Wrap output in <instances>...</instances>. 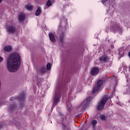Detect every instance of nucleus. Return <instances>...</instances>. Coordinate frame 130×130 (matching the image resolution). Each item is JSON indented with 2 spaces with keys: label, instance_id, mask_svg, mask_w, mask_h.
Wrapping results in <instances>:
<instances>
[{
  "label": "nucleus",
  "instance_id": "4468645a",
  "mask_svg": "<svg viewBox=\"0 0 130 130\" xmlns=\"http://www.w3.org/2000/svg\"><path fill=\"white\" fill-rule=\"evenodd\" d=\"M49 37L52 42H55V38L54 37V35H53V34H49Z\"/></svg>",
  "mask_w": 130,
  "mask_h": 130
},
{
  "label": "nucleus",
  "instance_id": "ddd939ff",
  "mask_svg": "<svg viewBox=\"0 0 130 130\" xmlns=\"http://www.w3.org/2000/svg\"><path fill=\"white\" fill-rule=\"evenodd\" d=\"M109 59L108 57L105 56H103L100 58V61H103L104 62H107Z\"/></svg>",
  "mask_w": 130,
  "mask_h": 130
},
{
  "label": "nucleus",
  "instance_id": "4be33fe9",
  "mask_svg": "<svg viewBox=\"0 0 130 130\" xmlns=\"http://www.w3.org/2000/svg\"><path fill=\"white\" fill-rule=\"evenodd\" d=\"M91 124H92L93 126H95V125L97 124V121L96 120H93L91 122Z\"/></svg>",
  "mask_w": 130,
  "mask_h": 130
},
{
  "label": "nucleus",
  "instance_id": "20e7f679",
  "mask_svg": "<svg viewBox=\"0 0 130 130\" xmlns=\"http://www.w3.org/2000/svg\"><path fill=\"white\" fill-rule=\"evenodd\" d=\"M26 98V95H25V92L23 91L20 94V96H15V97H12L9 100L10 101H13L15 100V99L18 100L19 101H23V100H25Z\"/></svg>",
  "mask_w": 130,
  "mask_h": 130
},
{
  "label": "nucleus",
  "instance_id": "0eeeda50",
  "mask_svg": "<svg viewBox=\"0 0 130 130\" xmlns=\"http://www.w3.org/2000/svg\"><path fill=\"white\" fill-rule=\"evenodd\" d=\"M7 30L8 33L11 34H15L17 32V28L14 25H9L7 27Z\"/></svg>",
  "mask_w": 130,
  "mask_h": 130
},
{
  "label": "nucleus",
  "instance_id": "bb28decb",
  "mask_svg": "<svg viewBox=\"0 0 130 130\" xmlns=\"http://www.w3.org/2000/svg\"><path fill=\"white\" fill-rule=\"evenodd\" d=\"M3 2V0H0V4Z\"/></svg>",
  "mask_w": 130,
  "mask_h": 130
},
{
  "label": "nucleus",
  "instance_id": "f3484780",
  "mask_svg": "<svg viewBox=\"0 0 130 130\" xmlns=\"http://www.w3.org/2000/svg\"><path fill=\"white\" fill-rule=\"evenodd\" d=\"M10 110L11 111H14V110H15V109H16V108H17V105L16 104H14L13 105H12V106H11L10 107Z\"/></svg>",
  "mask_w": 130,
  "mask_h": 130
},
{
  "label": "nucleus",
  "instance_id": "2eb2a0df",
  "mask_svg": "<svg viewBox=\"0 0 130 130\" xmlns=\"http://www.w3.org/2000/svg\"><path fill=\"white\" fill-rule=\"evenodd\" d=\"M46 71V70L45 69V67H42L40 69H39V73L41 74V75H42L45 73Z\"/></svg>",
  "mask_w": 130,
  "mask_h": 130
},
{
  "label": "nucleus",
  "instance_id": "423d86ee",
  "mask_svg": "<svg viewBox=\"0 0 130 130\" xmlns=\"http://www.w3.org/2000/svg\"><path fill=\"white\" fill-rule=\"evenodd\" d=\"M110 28L114 31H116V30H119V29H120V27H119V23H116V22H115L111 21L110 24Z\"/></svg>",
  "mask_w": 130,
  "mask_h": 130
},
{
  "label": "nucleus",
  "instance_id": "f03ea898",
  "mask_svg": "<svg viewBox=\"0 0 130 130\" xmlns=\"http://www.w3.org/2000/svg\"><path fill=\"white\" fill-rule=\"evenodd\" d=\"M61 98V92L60 90H56L55 91V93L53 98V106L52 108L55 107V105L59 103L60 101V99Z\"/></svg>",
  "mask_w": 130,
  "mask_h": 130
},
{
  "label": "nucleus",
  "instance_id": "1a4fd4ad",
  "mask_svg": "<svg viewBox=\"0 0 130 130\" xmlns=\"http://www.w3.org/2000/svg\"><path fill=\"white\" fill-rule=\"evenodd\" d=\"M19 22H24L26 19V15L24 13H21L18 17Z\"/></svg>",
  "mask_w": 130,
  "mask_h": 130
},
{
  "label": "nucleus",
  "instance_id": "a878e982",
  "mask_svg": "<svg viewBox=\"0 0 130 130\" xmlns=\"http://www.w3.org/2000/svg\"><path fill=\"white\" fill-rule=\"evenodd\" d=\"M107 1H109V0H102V2L103 3V4H105V3H106V2H107Z\"/></svg>",
  "mask_w": 130,
  "mask_h": 130
},
{
  "label": "nucleus",
  "instance_id": "9b49d317",
  "mask_svg": "<svg viewBox=\"0 0 130 130\" xmlns=\"http://www.w3.org/2000/svg\"><path fill=\"white\" fill-rule=\"evenodd\" d=\"M41 12H42V9H41V7H38L35 13V15L37 17H38V16H39L41 14Z\"/></svg>",
  "mask_w": 130,
  "mask_h": 130
},
{
  "label": "nucleus",
  "instance_id": "7ed1b4c3",
  "mask_svg": "<svg viewBox=\"0 0 130 130\" xmlns=\"http://www.w3.org/2000/svg\"><path fill=\"white\" fill-rule=\"evenodd\" d=\"M108 99H109V98L107 95H105L104 97H103L102 100L98 105V110H102V109L104 108V106H105L106 103L107 101H108Z\"/></svg>",
  "mask_w": 130,
  "mask_h": 130
},
{
  "label": "nucleus",
  "instance_id": "9d476101",
  "mask_svg": "<svg viewBox=\"0 0 130 130\" xmlns=\"http://www.w3.org/2000/svg\"><path fill=\"white\" fill-rule=\"evenodd\" d=\"M62 124L63 130H71V127H70L69 124L62 123Z\"/></svg>",
  "mask_w": 130,
  "mask_h": 130
},
{
  "label": "nucleus",
  "instance_id": "6ab92c4d",
  "mask_svg": "<svg viewBox=\"0 0 130 130\" xmlns=\"http://www.w3.org/2000/svg\"><path fill=\"white\" fill-rule=\"evenodd\" d=\"M59 38L60 43H62L63 42V39H64V37H63V35L60 36Z\"/></svg>",
  "mask_w": 130,
  "mask_h": 130
},
{
  "label": "nucleus",
  "instance_id": "b1692460",
  "mask_svg": "<svg viewBox=\"0 0 130 130\" xmlns=\"http://www.w3.org/2000/svg\"><path fill=\"white\" fill-rule=\"evenodd\" d=\"M122 51H119V54H120V55H123V52L121 53Z\"/></svg>",
  "mask_w": 130,
  "mask_h": 130
},
{
  "label": "nucleus",
  "instance_id": "412c9836",
  "mask_svg": "<svg viewBox=\"0 0 130 130\" xmlns=\"http://www.w3.org/2000/svg\"><path fill=\"white\" fill-rule=\"evenodd\" d=\"M100 119L101 120H106V116H105V115H102L101 116Z\"/></svg>",
  "mask_w": 130,
  "mask_h": 130
},
{
  "label": "nucleus",
  "instance_id": "aec40b11",
  "mask_svg": "<svg viewBox=\"0 0 130 130\" xmlns=\"http://www.w3.org/2000/svg\"><path fill=\"white\" fill-rule=\"evenodd\" d=\"M46 69H47V71H50V69H51L50 63H47Z\"/></svg>",
  "mask_w": 130,
  "mask_h": 130
},
{
  "label": "nucleus",
  "instance_id": "dca6fc26",
  "mask_svg": "<svg viewBox=\"0 0 130 130\" xmlns=\"http://www.w3.org/2000/svg\"><path fill=\"white\" fill-rule=\"evenodd\" d=\"M25 8L28 10V11H33V6L30 5H25Z\"/></svg>",
  "mask_w": 130,
  "mask_h": 130
},
{
  "label": "nucleus",
  "instance_id": "5701e85b",
  "mask_svg": "<svg viewBox=\"0 0 130 130\" xmlns=\"http://www.w3.org/2000/svg\"><path fill=\"white\" fill-rule=\"evenodd\" d=\"M91 97L89 96L87 99H86V102H89V101H90V100H91Z\"/></svg>",
  "mask_w": 130,
  "mask_h": 130
},
{
  "label": "nucleus",
  "instance_id": "a211bd4d",
  "mask_svg": "<svg viewBox=\"0 0 130 130\" xmlns=\"http://www.w3.org/2000/svg\"><path fill=\"white\" fill-rule=\"evenodd\" d=\"M46 6L48 7V8H49V7H51V6H52V2H51V0H48L46 3Z\"/></svg>",
  "mask_w": 130,
  "mask_h": 130
},
{
  "label": "nucleus",
  "instance_id": "393cba45",
  "mask_svg": "<svg viewBox=\"0 0 130 130\" xmlns=\"http://www.w3.org/2000/svg\"><path fill=\"white\" fill-rule=\"evenodd\" d=\"M4 60V58L0 57V63L2 62V61H3Z\"/></svg>",
  "mask_w": 130,
  "mask_h": 130
},
{
  "label": "nucleus",
  "instance_id": "39448f33",
  "mask_svg": "<svg viewBox=\"0 0 130 130\" xmlns=\"http://www.w3.org/2000/svg\"><path fill=\"white\" fill-rule=\"evenodd\" d=\"M103 84V81L102 80H100L98 81L97 86L96 87L94 86L93 89L92 90V93H96L99 91V89L101 87V86Z\"/></svg>",
  "mask_w": 130,
  "mask_h": 130
},
{
  "label": "nucleus",
  "instance_id": "f8f14e48",
  "mask_svg": "<svg viewBox=\"0 0 130 130\" xmlns=\"http://www.w3.org/2000/svg\"><path fill=\"white\" fill-rule=\"evenodd\" d=\"M12 49L13 48L11 46H5L4 48V51H6V52H10V51H12Z\"/></svg>",
  "mask_w": 130,
  "mask_h": 130
},
{
  "label": "nucleus",
  "instance_id": "f257e3e1",
  "mask_svg": "<svg viewBox=\"0 0 130 130\" xmlns=\"http://www.w3.org/2000/svg\"><path fill=\"white\" fill-rule=\"evenodd\" d=\"M7 67L10 73L17 72L21 66V57L17 53H13L8 57L7 60Z\"/></svg>",
  "mask_w": 130,
  "mask_h": 130
},
{
  "label": "nucleus",
  "instance_id": "6e6552de",
  "mask_svg": "<svg viewBox=\"0 0 130 130\" xmlns=\"http://www.w3.org/2000/svg\"><path fill=\"white\" fill-rule=\"evenodd\" d=\"M99 72H100L99 68L94 67L91 69L90 74H91V76H95V75L98 74Z\"/></svg>",
  "mask_w": 130,
  "mask_h": 130
}]
</instances>
